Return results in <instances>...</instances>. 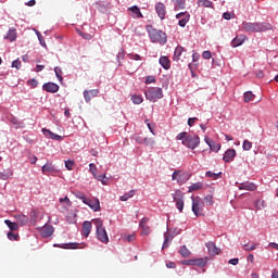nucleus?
<instances>
[{
	"label": "nucleus",
	"instance_id": "f257e3e1",
	"mask_svg": "<svg viewBox=\"0 0 278 278\" xmlns=\"http://www.w3.org/2000/svg\"><path fill=\"white\" fill-rule=\"evenodd\" d=\"M268 29H273V25L270 23H251V22H243L241 24V30L245 31L247 34H257L261 31H268Z\"/></svg>",
	"mask_w": 278,
	"mask_h": 278
},
{
	"label": "nucleus",
	"instance_id": "f03ea898",
	"mask_svg": "<svg viewBox=\"0 0 278 278\" xmlns=\"http://www.w3.org/2000/svg\"><path fill=\"white\" fill-rule=\"evenodd\" d=\"M176 140H181V144L194 151L197 147L201 144V138L197 135H189L187 131H182L176 136Z\"/></svg>",
	"mask_w": 278,
	"mask_h": 278
},
{
	"label": "nucleus",
	"instance_id": "7ed1b4c3",
	"mask_svg": "<svg viewBox=\"0 0 278 278\" xmlns=\"http://www.w3.org/2000/svg\"><path fill=\"white\" fill-rule=\"evenodd\" d=\"M151 42H157L159 45H166L168 36L162 29L154 28L151 25L146 27Z\"/></svg>",
	"mask_w": 278,
	"mask_h": 278
},
{
	"label": "nucleus",
	"instance_id": "20e7f679",
	"mask_svg": "<svg viewBox=\"0 0 278 278\" xmlns=\"http://www.w3.org/2000/svg\"><path fill=\"white\" fill-rule=\"evenodd\" d=\"M93 225L96 226V233L97 238L100 242H103V244H108L110 242V238L108 237V231L105 230V227H103V220L101 218H94L92 219Z\"/></svg>",
	"mask_w": 278,
	"mask_h": 278
},
{
	"label": "nucleus",
	"instance_id": "39448f33",
	"mask_svg": "<svg viewBox=\"0 0 278 278\" xmlns=\"http://www.w3.org/2000/svg\"><path fill=\"white\" fill-rule=\"evenodd\" d=\"M74 194L76 199L83 201V203H85V205H88L91 210H93V212H99L101 210V202H99V199H88L84 193L79 191Z\"/></svg>",
	"mask_w": 278,
	"mask_h": 278
},
{
	"label": "nucleus",
	"instance_id": "423d86ee",
	"mask_svg": "<svg viewBox=\"0 0 278 278\" xmlns=\"http://www.w3.org/2000/svg\"><path fill=\"white\" fill-rule=\"evenodd\" d=\"M146 99L155 103L159 99L164 98V92L160 87H150L144 92Z\"/></svg>",
	"mask_w": 278,
	"mask_h": 278
},
{
	"label": "nucleus",
	"instance_id": "0eeeda50",
	"mask_svg": "<svg viewBox=\"0 0 278 278\" xmlns=\"http://www.w3.org/2000/svg\"><path fill=\"white\" fill-rule=\"evenodd\" d=\"M191 201H192V212L194 216L197 217L203 216L204 215L203 207H205V202L200 197H191Z\"/></svg>",
	"mask_w": 278,
	"mask_h": 278
},
{
	"label": "nucleus",
	"instance_id": "6e6552de",
	"mask_svg": "<svg viewBox=\"0 0 278 278\" xmlns=\"http://www.w3.org/2000/svg\"><path fill=\"white\" fill-rule=\"evenodd\" d=\"M172 179L181 186L190 179V174L181 170H175L172 175Z\"/></svg>",
	"mask_w": 278,
	"mask_h": 278
},
{
	"label": "nucleus",
	"instance_id": "1a4fd4ad",
	"mask_svg": "<svg viewBox=\"0 0 278 278\" xmlns=\"http://www.w3.org/2000/svg\"><path fill=\"white\" fill-rule=\"evenodd\" d=\"M184 53H186V48L178 46L174 51V62H184L186 60V54Z\"/></svg>",
	"mask_w": 278,
	"mask_h": 278
},
{
	"label": "nucleus",
	"instance_id": "9d476101",
	"mask_svg": "<svg viewBox=\"0 0 278 278\" xmlns=\"http://www.w3.org/2000/svg\"><path fill=\"white\" fill-rule=\"evenodd\" d=\"M176 18L178 20L179 27H186V25H188V22L190 21V13L180 12L176 14Z\"/></svg>",
	"mask_w": 278,
	"mask_h": 278
},
{
	"label": "nucleus",
	"instance_id": "9b49d317",
	"mask_svg": "<svg viewBox=\"0 0 278 278\" xmlns=\"http://www.w3.org/2000/svg\"><path fill=\"white\" fill-rule=\"evenodd\" d=\"M42 134L46 138H49L50 140H56L58 142H61V140H64V137L58 134H54L53 131L47 128H42Z\"/></svg>",
	"mask_w": 278,
	"mask_h": 278
},
{
	"label": "nucleus",
	"instance_id": "f8f14e48",
	"mask_svg": "<svg viewBox=\"0 0 278 278\" xmlns=\"http://www.w3.org/2000/svg\"><path fill=\"white\" fill-rule=\"evenodd\" d=\"M42 134L46 138H49L50 140H56L58 142H61V140H64V137L58 134H54L53 131L47 128H42Z\"/></svg>",
	"mask_w": 278,
	"mask_h": 278
},
{
	"label": "nucleus",
	"instance_id": "ddd939ff",
	"mask_svg": "<svg viewBox=\"0 0 278 278\" xmlns=\"http://www.w3.org/2000/svg\"><path fill=\"white\" fill-rule=\"evenodd\" d=\"M149 223V218L143 217L139 224V227L141 229V236H149L151 233V227L147 226Z\"/></svg>",
	"mask_w": 278,
	"mask_h": 278
},
{
	"label": "nucleus",
	"instance_id": "4468645a",
	"mask_svg": "<svg viewBox=\"0 0 278 278\" xmlns=\"http://www.w3.org/2000/svg\"><path fill=\"white\" fill-rule=\"evenodd\" d=\"M155 11L161 21H164V18L166 17V5H164V3L162 2H157L155 4Z\"/></svg>",
	"mask_w": 278,
	"mask_h": 278
},
{
	"label": "nucleus",
	"instance_id": "2eb2a0df",
	"mask_svg": "<svg viewBox=\"0 0 278 278\" xmlns=\"http://www.w3.org/2000/svg\"><path fill=\"white\" fill-rule=\"evenodd\" d=\"M97 94H99V89H91V90H85L84 91V98L85 101L87 103H90V101H92V99H94V97H97Z\"/></svg>",
	"mask_w": 278,
	"mask_h": 278
},
{
	"label": "nucleus",
	"instance_id": "dca6fc26",
	"mask_svg": "<svg viewBox=\"0 0 278 278\" xmlns=\"http://www.w3.org/2000/svg\"><path fill=\"white\" fill-rule=\"evenodd\" d=\"M235 159H236V150L235 149H229L224 153L223 160L227 164H229V162H233Z\"/></svg>",
	"mask_w": 278,
	"mask_h": 278
},
{
	"label": "nucleus",
	"instance_id": "f3484780",
	"mask_svg": "<svg viewBox=\"0 0 278 278\" xmlns=\"http://www.w3.org/2000/svg\"><path fill=\"white\" fill-rule=\"evenodd\" d=\"M43 90H46V92H51V93H55L58 92V90H60V86H58V84L55 83H46L42 86Z\"/></svg>",
	"mask_w": 278,
	"mask_h": 278
},
{
	"label": "nucleus",
	"instance_id": "a211bd4d",
	"mask_svg": "<svg viewBox=\"0 0 278 278\" xmlns=\"http://www.w3.org/2000/svg\"><path fill=\"white\" fill-rule=\"evenodd\" d=\"M247 40V36L245 35H239L237 37H235L231 41V47L236 48V47H242V45H244V41Z\"/></svg>",
	"mask_w": 278,
	"mask_h": 278
},
{
	"label": "nucleus",
	"instance_id": "6ab92c4d",
	"mask_svg": "<svg viewBox=\"0 0 278 278\" xmlns=\"http://www.w3.org/2000/svg\"><path fill=\"white\" fill-rule=\"evenodd\" d=\"M239 190H247L248 192H255V190H257V185H255L253 182L241 184L239 186Z\"/></svg>",
	"mask_w": 278,
	"mask_h": 278
},
{
	"label": "nucleus",
	"instance_id": "aec40b11",
	"mask_svg": "<svg viewBox=\"0 0 278 278\" xmlns=\"http://www.w3.org/2000/svg\"><path fill=\"white\" fill-rule=\"evenodd\" d=\"M90 231H92V223L89 220L84 222L83 224V236L88 238L90 236Z\"/></svg>",
	"mask_w": 278,
	"mask_h": 278
},
{
	"label": "nucleus",
	"instance_id": "412c9836",
	"mask_svg": "<svg viewBox=\"0 0 278 278\" xmlns=\"http://www.w3.org/2000/svg\"><path fill=\"white\" fill-rule=\"evenodd\" d=\"M17 34L16 28H10L7 33V36H4V40H9L10 42L16 41Z\"/></svg>",
	"mask_w": 278,
	"mask_h": 278
},
{
	"label": "nucleus",
	"instance_id": "4be33fe9",
	"mask_svg": "<svg viewBox=\"0 0 278 278\" xmlns=\"http://www.w3.org/2000/svg\"><path fill=\"white\" fill-rule=\"evenodd\" d=\"M206 249L208 250L210 255H218L220 250L216 247L215 242L206 243Z\"/></svg>",
	"mask_w": 278,
	"mask_h": 278
},
{
	"label": "nucleus",
	"instance_id": "5701e85b",
	"mask_svg": "<svg viewBox=\"0 0 278 278\" xmlns=\"http://www.w3.org/2000/svg\"><path fill=\"white\" fill-rule=\"evenodd\" d=\"M40 233L42 238H51L53 236V226H45L41 228Z\"/></svg>",
	"mask_w": 278,
	"mask_h": 278
},
{
	"label": "nucleus",
	"instance_id": "b1692460",
	"mask_svg": "<svg viewBox=\"0 0 278 278\" xmlns=\"http://www.w3.org/2000/svg\"><path fill=\"white\" fill-rule=\"evenodd\" d=\"M159 64L165 70L168 71L170 70V59L168 56H161L159 60Z\"/></svg>",
	"mask_w": 278,
	"mask_h": 278
},
{
	"label": "nucleus",
	"instance_id": "393cba45",
	"mask_svg": "<svg viewBox=\"0 0 278 278\" xmlns=\"http://www.w3.org/2000/svg\"><path fill=\"white\" fill-rule=\"evenodd\" d=\"M14 218L17 219V222L20 223V225L22 227H25V225H27V223H29V217H27V215L16 214V215H14Z\"/></svg>",
	"mask_w": 278,
	"mask_h": 278
},
{
	"label": "nucleus",
	"instance_id": "a878e982",
	"mask_svg": "<svg viewBox=\"0 0 278 278\" xmlns=\"http://www.w3.org/2000/svg\"><path fill=\"white\" fill-rule=\"evenodd\" d=\"M174 3V10L177 12L179 10H186V0H172Z\"/></svg>",
	"mask_w": 278,
	"mask_h": 278
},
{
	"label": "nucleus",
	"instance_id": "bb28decb",
	"mask_svg": "<svg viewBox=\"0 0 278 278\" xmlns=\"http://www.w3.org/2000/svg\"><path fill=\"white\" fill-rule=\"evenodd\" d=\"M191 264H193V266H206L207 265V257H203V258H193Z\"/></svg>",
	"mask_w": 278,
	"mask_h": 278
},
{
	"label": "nucleus",
	"instance_id": "cd10ccee",
	"mask_svg": "<svg viewBox=\"0 0 278 278\" xmlns=\"http://www.w3.org/2000/svg\"><path fill=\"white\" fill-rule=\"evenodd\" d=\"M128 10L132 12L134 18H142V13L140 12V8H138L137 5L130 7Z\"/></svg>",
	"mask_w": 278,
	"mask_h": 278
},
{
	"label": "nucleus",
	"instance_id": "c85d7f7f",
	"mask_svg": "<svg viewBox=\"0 0 278 278\" xmlns=\"http://www.w3.org/2000/svg\"><path fill=\"white\" fill-rule=\"evenodd\" d=\"M205 177H208L210 179H223V172L219 173H213V172H206Z\"/></svg>",
	"mask_w": 278,
	"mask_h": 278
},
{
	"label": "nucleus",
	"instance_id": "c756f323",
	"mask_svg": "<svg viewBox=\"0 0 278 278\" xmlns=\"http://www.w3.org/2000/svg\"><path fill=\"white\" fill-rule=\"evenodd\" d=\"M164 243L162 249H168V244H170V242H173V236L168 232L164 233Z\"/></svg>",
	"mask_w": 278,
	"mask_h": 278
},
{
	"label": "nucleus",
	"instance_id": "7c9ffc66",
	"mask_svg": "<svg viewBox=\"0 0 278 278\" xmlns=\"http://www.w3.org/2000/svg\"><path fill=\"white\" fill-rule=\"evenodd\" d=\"M59 249H79V243L54 244Z\"/></svg>",
	"mask_w": 278,
	"mask_h": 278
},
{
	"label": "nucleus",
	"instance_id": "2f4dec72",
	"mask_svg": "<svg viewBox=\"0 0 278 278\" xmlns=\"http://www.w3.org/2000/svg\"><path fill=\"white\" fill-rule=\"evenodd\" d=\"M4 224L11 229V231H18V224L11 222L10 219H5Z\"/></svg>",
	"mask_w": 278,
	"mask_h": 278
},
{
	"label": "nucleus",
	"instance_id": "473e14b6",
	"mask_svg": "<svg viewBox=\"0 0 278 278\" xmlns=\"http://www.w3.org/2000/svg\"><path fill=\"white\" fill-rule=\"evenodd\" d=\"M131 101L135 105H140V103H142V101H144V98H142L141 94H134V96H131Z\"/></svg>",
	"mask_w": 278,
	"mask_h": 278
},
{
	"label": "nucleus",
	"instance_id": "72a5a7b5",
	"mask_svg": "<svg viewBox=\"0 0 278 278\" xmlns=\"http://www.w3.org/2000/svg\"><path fill=\"white\" fill-rule=\"evenodd\" d=\"M253 99H255V94H253L252 91L244 92V96H243L244 103H250V101H253Z\"/></svg>",
	"mask_w": 278,
	"mask_h": 278
},
{
	"label": "nucleus",
	"instance_id": "f704fd0d",
	"mask_svg": "<svg viewBox=\"0 0 278 278\" xmlns=\"http://www.w3.org/2000/svg\"><path fill=\"white\" fill-rule=\"evenodd\" d=\"M174 201H184V193L181 192V190H176L173 194H172Z\"/></svg>",
	"mask_w": 278,
	"mask_h": 278
},
{
	"label": "nucleus",
	"instance_id": "c9c22d12",
	"mask_svg": "<svg viewBox=\"0 0 278 278\" xmlns=\"http://www.w3.org/2000/svg\"><path fill=\"white\" fill-rule=\"evenodd\" d=\"M203 188V182H195L189 187L188 192H194L197 190H201Z\"/></svg>",
	"mask_w": 278,
	"mask_h": 278
},
{
	"label": "nucleus",
	"instance_id": "e433bc0d",
	"mask_svg": "<svg viewBox=\"0 0 278 278\" xmlns=\"http://www.w3.org/2000/svg\"><path fill=\"white\" fill-rule=\"evenodd\" d=\"M143 144H146V147H150L151 149H153V147H155V139L153 138H143Z\"/></svg>",
	"mask_w": 278,
	"mask_h": 278
},
{
	"label": "nucleus",
	"instance_id": "4c0bfd02",
	"mask_svg": "<svg viewBox=\"0 0 278 278\" xmlns=\"http://www.w3.org/2000/svg\"><path fill=\"white\" fill-rule=\"evenodd\" d=\"M179 253L182 257H190V250H188V248L186 245H182L179 250Z\"/></svg>",
	"mask_w": 278,
	"mask_h": 278
},
{
	"label": "nucleus",
	"instance_id": "58836bf2",
	"mask_svg": "<svg viewBox=\"0 0 278 278\" xmlns=\"http://www.w3.org/2000/svg\"><path fill=\"white\" fill-rule=\"evenodd\" d=\"M198 4L203 8H213L214 3L211 0H198Z\"/></svg>",
	"mask_w": 278,
	"mask_h": 278
},
{
	"label": "nucleus",
	"instance_id": "ea45409f",
	"mask_svg": "<svg viewBox=\"0 0 278 278\" xmlns=\"http://www.w3.org/2000/svg\"><path fill=\"white\" fill-rule=\"evenodd\" d=\"M41 170H42L43 175H47V173H53L55 170V168H53V166L50 164H46L41 167Z\"/></svg>",
	"mask_w": 278,
	"mask_h": 278
},
{
	"label": "nucleus",
	"instance_id": "a19ab883",
	"mask_svg": "<svg viewBox=\"0 0 278 278\" xmlns=\"http://www.w3.org/2000/svg\"><path fill=\"white\" fill-rule=\"evenodd\" d=\"M204 203L205 205H208V206L214 205V195L207 194L206 197H204Z\"/></svg>",
	"mask_w": 278,
	"mask_h": 278
},
{
	"label": "nucleus",
	"instance_id": "79ce46f5",
	"mask_svg": "<svg viewBox=\"0 0 278 278\" xmlns=\"http://www.w3.org/2000/svg\"><path fill=\"white\" fill-rule=\"evenodd\" d=\"M260 247V243H253L252 245H249V243L243 244L244 251H255Z\"/></svg>",
	"mask_w": 278,
	"mask_h": 278
},
{
	"label": "nucleus",
	"instance_id": "37998d69",
	"mask_svg": "<svg viewBox=\"0 0 278 278\" xmlns=\"http://www.w3.org/2000/svg\"><path fill=\"white\" fill-rule=\"evenodd\" d=\"M136 194V191L130 190L128 193L122 195L119 199L121 201H129V199H131V197H134Z\"/></svg>",
	"mask_w": 278,
	"mask_h": 278
},
{
	"label": "nucleus",
	"instance_id": "c03bdc74",
	"mask_svg": "<svg viewBox=\"0 0 278 278\" xmlns=\"http://www.w3.org/2000/svg\"><path fill=\"white\" fill-rule=\"evenodd\" d=\"M242 148H243V151H251V149L253 148V142L245 139L243 141Z\"/></svg>",
	"mask_w": 278,
	"mask_h": 278
},
{
	"label": "nucleus",
	"instance_id": "a18cd8bd",
	"mask_svg": "<svg viewBox=\"0 0 278 278\" xmlns=\"http://www.w3.org/2000/svg\"><path fill=\"white\" fill-rule=\"evenodd\" d=\"M94 178H96L98 181H101V184H103V186H106V185H108V178L105 177V175H97V174H96Z\"/></svg>",
	"mask_w": 278,
	"mask_h": 278
},
{
	"label": "nucleus",
	"instance_id": "49530a36",
	"mask_svg": "<svg viewBox=\"0 0 278 278\" xmlns=\"http://www.w3.org/2000/svg\"><path fill=\"white\" fill-rule=\"evenodd\" d=\"M132 140L137 141L138 144H144V138L140 135L136 134L132 136Z\"/></svg>",
	"mask_w": 278,
	"mask_h": 278
},
{
	"label": "nucleus",
	"instance_id": "de8ad7c7",
	"mask_svg": "<svg viewBox=\"0 0 278 278\" xmlns=\"http://www.w3.org/2000/svg\"><path fill=\"white\" fill-rule=\"evenodd\" d=\"M59 202L65 203L67 205V207H71V205H73V202H71V199H68V197L60 198Z\"/></svg>",
	"mask_w": 278,
	"mask_h": 278
},
{
	"label": "nucleus",
	"instance_id": "09e8293b",
	"mask_svg": "<svg viewBox=\"0 0 278 278\" xmlns=\"http://www.w3.org/2000/svg\"><path fill=\"white\" fill-rule=\"evenodd\" d=\"M54 73H55V76L58 77L59 81H62V68L60 67H54Z\"/></svg>",
	"mask_w": 278,
	"mask_h": 278
},
{
	"label": "nucleus",
	"instance_id": "8fccbe9b",
	"mask_svg": "<svg viewBox=\"0 0 278 278\" xmlns=\"http://www.w3.org/2000/svg\"><path fill=\"white\" fill-rule=\"evenodd\" d=\"M211 151H215L217 153V151H220V143H213L211 146H208Z\"/></svg>",
	"mask_w": 278,
	"mask_h": 278
},
{
	"label": "nucleus",
	"instance_id": "3c124183",
	"mask_svg": "<svg viewBox=\"0 0 278 278\" xmlns=\"http://www.w3.org/2000/svg\"><path fill=\"white\" fill-rule=\"evenodd\" d=\"M89 170L92 173L93 177H97V165H94V163L89 164Z\"/></svg>",
	"mask_w": 278,
	"mask_h": 278
},
{
	"label": "nucleus",
	"instance_id": "603ef678",
	"mask_svg": "<svg viewBox=\"0 0 278 278\" xmlns=\"http://www.w3.org/2000/svg\"><path fill=\"white\" fill-rule=\"evenodd\" d=\"M27 86H30V88H38V80L33 78L27 81Z\"/></svg>",
	"mask_w": 278,
	"mask_h": 278
},
{
	"label": "nucleus",
	"instance_id": "864d4df0",
	"mask_svg": "<svg viewBox=\"0 0 278 278\" xmlns=\"http://www.w3.org/2000/svg\"><path fill=\"white\" fill-rule=\"evenodd\" d=\"M176 203V207L179 212H184V200H178L175 202Z\"/></svg>",
	"mask_w": 278,
	"mask_h": 278
},
{
	"label": "nucleus",
	"instance_id": "5fc2aeb1",
	"mask_svg": "<svg viewBox=\"0 0 278 278\" xmlns=\"http://www.w3.org/2000/svg\"><path fill=\"white\" fill-rule=\"evenodd\" d=\"M7 236H8L9 240H18V235H16V233H14L12 231L8 232Z\"/></svg>",
	"mask_w": 278,
	"mask_h": 278
},
{
	"label": "nucleus",
	"instance_id": "6e6d98bb",
	"mask_svg": "<svg viewBox=\"0 0 278 278\" xmlns=\"http://www.w3.org/2000/svg\"><path fill=\"white\" fill-rule=\"evenodd\" d=\"M73 166H75V162L65 161V167L67 168V170H73Z\"/></svg>",
	"mask_w": 278,
	"mask_h": 278
},
{
	"label": "nucleus",
	"instance_id": "4d7b16f0",
	"mask_svg": "<svg viewBox=\"0 0 278 278\" xmlns=\"http://www.w3.org/2000/svg\"><path fill=\"white\" fill-rule=\"evenodd\" d=\"M12 68H16L17 71L21 68V60H15L12 62Z\"/></svg>",
	"mask_w": 278,
	"mask_h": 278
},
{
	"label": "nucleus",
	"instance_id": "13d9d810",
	"mask_svg": "<svg viewBox=\"0 0 278 278\" xmlns=\"http://www.w3.org/2000/svg\"><path fill=\"white\" fill-rule=\"evenodd\" d=\"M197 121H199L198 117H190V118L188 119V126H189V127H193V126H194V123H197Z\"/></svg>",
	"mask_w": 278,
	"mask_h": 278
},
{
	"label": "nucleus",
	"instance_id": "bf43d9fd",
	"mask_svg": "<svg viewBox=\"0 0 278 278\" xmlns=\"http://www.w3.org/2000/svg\"><path fill=\"white\" fill-rule=\"evenodd\" d=\"M80 36L85 39V40H92V35L88 34V33H80Z\"/></svg>",
	"mask_w": 278,
	"mask_h": 278
},
{
	"label": "nucleus",
	"instance_id": "052dcab7",
	"mask_svg": "<svg viewBox=\"0 0 278 278\" xmlns=\"http://www.w3.org/2000/svg\"><path fill=\"white\" fill-rule=\"evenodd\" d=\"M202 58H203L204 60H210V59L212 58V52H210V51H204V52L202 53Z\"/></svg>",
	"mask_w": 278,
	"mask_h": 278
},
{
	"label": "nucleus",
	"instance_id": "680f3d73",
	"mask_svg": "<svg viewBox=\"0 0 278 278\" xmlns=\"http://www.w3.org/2000/svg\"><path fill=\"white\" fill-rule=\"evenodd\" d=\"M38 40L42 47H47V43H45V39L42 38V35L40 33H37Z\"/></svg>",
	"mask_w": 278,
	"mask_h": 278
},
{
	"label": "nucleus",
	"instance_id": "e2e57ef3",
	"mask_svg": "<svg viewBox=\"0 0 278 278\" xmlns=\"http://www.w3.org/2000/svg\"><path fill=\"white\" fill-rule=\"evenodd\" d=\"M228 264H231L232 266H238V264H240V260L231 258L228 261Z\"/></svg>",
	"mask_w": 278,
	"mask_h": 278
},
{
	"label": "nucleus",
	"instance_id": "0e129e2a",
	"mask_svg": "<svg viewBox=\"0 0 278 278\" xmlns=\"http://www.w3.org/2000/svg\"><path fill=\"white\" fill-rule=\"evenodd\" d=\"M146 84H155V77L154 76H148L146 78Z\"/></svg>",
	"mask_w": 278,
	"mask_h": 278
},
{
	"label": "nucleus",
	"instance_id": "69168bd1",
	"mask_svg": "<svg viewBox=\"0 0 278 278\" xmlns=\"http://www.w3.org/2000/svg\"><path fill=\"white\" fill-rule=\"evenodd\" d=\"M0 179H3L4 181L10 179V174H5L3 172H0Z\"/></svg>",
	"mask_w": 278,
	"mask_h": 278
},
{
	"label": "nucleus",
	"instance_id": "338daca9",
	"mask_svg": "<svg viewBox=\"0 0 278 278\" xmlns=\"http://www.w3.org/2000/svg\"><path fill=\"white\" fill-rule=\"evenodd\" d=\"M223 18H225V21H231V13L225 12V13L223 14Z\"/></svg>",
	"mask_w": 278,
	"mask_h": 278
},
{
	"label": "nucleus",
	"instance_id": "774afa93",
	"mask_svg": "<svg viewBox=\"0 0 278 278\" xmlns=\"http://www.w3.org/2000/svg\"><path fill=\"white\" fill-rule=\"evenodd\" d=\"M127 242H134V240H136V235L132 233V235H129L127 238H126Z\"/></svg>",
	"mask_w": 278,
	"mask_h": 278
}]
</instances>
